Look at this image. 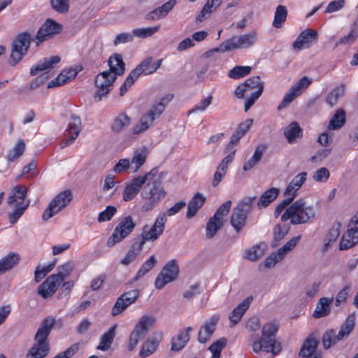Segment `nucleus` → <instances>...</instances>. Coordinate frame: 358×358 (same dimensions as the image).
Wrapping results in <instances>:
<instances>
[{
	"instance_id": "obj_48",
	"label": "nucleus",
	"mask_w": 358,
	"mask_h": 358,
	"mask_svg": "<svg viewBox=\"0 0 358 358\" xmlns=\"http://www.w3.org/2000/svg\"><path fill=\"white\" fill-rule=\"evenodd\" d=\"M29 46H12L10 52V64L15 65L18 62L20 61L22 56L25 55L28 50Z\"/></svg>"
},
{
	"instance_id": "obj_58",
	"label": "nucleus",
	"mask_w": 358,
	"mask_h": 358,
	"mask_svg": "<svg viewBox=\"0 0 358 358\" xmlns=\"http://www.w3.org/2000/svg\"><path fill=\"white\" fill-rule=\"evenodd\" d=\"M340 234L338 227H331L324 240V250H327L333 243H334L338 238Z\"/></svg>"
},
{
	"instance_id": "obj_27",
	"label": "nucleus",
	"mask_w": 358,
	"mask_h": 358,
	"mask_svg": "<svg viewBox=\"0 0 358 358\" xmlns=\"http://www.w3.org/2000/svg\"><path fill=\"white\" fill-rule=\"evenodd\" d=\"M205 201L206 197L203 194L200 192L196 193L188 203L186 213L187 218L191 219L194 217L199 210L203 206Z\"/></svg>"
},
{
	"instance_id": "obj_19",
	"label": "nucleus",
	"mask_w": 358,
	"mask_h": 358,
	"mask_svg": "<svg viewBox=\"0 0 358 358\" xmlns=\"http://www.w3.org/2000/svg\"><path fill=\"white\" fill-rule=\"evenodd\" d=\"M62 26L55 20L48 18L38 29L36 38L38 42L42 43L50 38L54 34H58Z\"/></svg>"
},
{
	"instance_id": "obj_40",
	"label": "nucleus",
	"mask_w": 358,
	"mask_h": 358,
	"mask_svg": "<svg viewBox=\"0 0 358 358\" xmlns=\"http://www.w3.org/2000/svg\"><path fill=\"white\" fill-rule=\"evenodd\" d=\"M159 343V340L155 338L148 339L143 344L139 356L145 358L152 355L157 350Z\"/></svg>"
},
{
	"instance_id": "obj_6",
	"label": "nucleus",
	"mask_w": 358,
	"mask_h": 358,
	"mask_svg": "<svg viewBox=\"0 0 358 358\" xmlns=\"http://www.w3.org/2000/svg\"><path fill=\"white\" fill-rule=\"evenodd\" d=\"M27 193V187L23 185L15 186L10 191L7 203L10 208H14L8 215L10 223L12 224L17 221L29 206V201H25Z\"/></svg>"
},
{
	"instance_id": "obj_23",
	"label": "nucleus",
	"mask_w": 358,
	"mask_h": 358,
	"mask_svg": "<svg viewBox=\"0 0 358 358\" xmlns=\"http://www.w3.org/2000/svg\"><path fill=\"white\" fill-rule=\"evenodd\" d=\"M218 320L219 316L213 315L208 320L205 322L198 334V341L200 343H205L210 338L215 330Z\"/></svg>"
},
{
	"instance_id": "obj_14",
	"label": "nucleus",
	"mask_w": 358,
	"mask_h": 358,
	"mask_svg": "<svg viewBox=\"0 0 358 358\" xmlns=\"http://www.w3.org/2000/svg\"><path fill=\"white\" fill-rule=\"evenodd\" d=\"M136 223L131 216L129 215L121 220L113 234L107 241V246L113 247L115 244L121 242L127 237L134 229Z\"/></svg>"
},
{
	"instance_id": "obj_36",
	"label": "nucleus",
	"mask_w": 358,
	"mask_h": 358,
	"mask_svg": "<svg viewBox=\"0 0 358 358\" xmlns=\"http://www.w3.org/2000/svg\"><path fill=\"white\" fill-rule=\"evenodd\" d=\"M345 122V112L343 109L337 110L330 120L327 128L329 130L341 129Z\"/></svg>"
},
{
	"instance_id": "obj_26",
	"label": "nucleus",
	"mask_w": 358,
	"mask_h": 358,
	"mask_svg": "<svg viewBox=\"0 0 358 358\" xmlns=\"http://www.w3.org/2000/svg\"><path fill=\"white\" fill-rule=\"evenodd\" d=\"M252 299V297L244 299L230 313L229 320L231 322V327H234L241 320L244 313L249 308Z\"/></svg>"
},
{
	"instance_id": "obj_17",
	"label": "nucleus",
	"mask_w": 358,
	"mask_h": 358,
	"mask_svg": "<svg viewBox=\"0 0 358 358\" xmlns=\"http://www.w3.org/2000/svg\"><path fill=\"white\" fill-rule=\"evenodd\" d=\"M248 97L245 103V111H248L255 103L263 92L264 85L259 76H254L247 79L244 83Z\"/></svg>"
},
{
	"instance_id": "obj_16",
	"label": "nucleus",
	"mask_w": 358,
	"mask_h": 358,
	"mask_svg": "<svg viewBox=\"0 0 358 358\" xmlns=\"http://www.w3.org/2000/svg\"><path fill=\"white\" fill-rule=\"evenodd\" d=\"M179 275V266L176 259L168 262L158 274L155 286L156 289H161L166 284L177 279Z\"/></svg>"
},
{
	"instance_id": "obj_33",
	"label": "nucleus",
	"mask_w": 358,
	"mask_h": 358,
	"mask_svg": "<svg viewBox=\"0 0 358 358\" xmlns=\"http://www.w3.org/2000/svg\"><path fill=\"white\" fill-rule=\"evenodd\" d=\"M20 260V256L16 252H10L0 259V275L7 271L13 268Z\"/></svg>"
},
{
	"instance_id": "obj_60",
	"label": "nucleus",
	"mask_w": 358,
	"mask_h": 358,
	"mask_svg": "<svg viewBox=\"0 0 358 358\" xmlns=\"http://www.w3.org/2000/svg\"><path fill=\"white\" fill-rule=\"evenodd\" d=\"M329 177L330 172L328 169L325 167L318 169L313 176V180L318 182H324L329 178Z\"/></svg>"
},
{
	"instance_id": "obj_39",
	"label": "nucleus",
	"mask_w": 358,
	"mask_h": 358,
	"mask_svg": "<svg viewBox=\"0 0 358 358\" xmlns=\"http://www.w3.org/2000/svg\"><path fill=\"white\" fill-rule=\"evenodd\" d=\"M135 301L128 299L127 296H123L122 294L117 298L111 313L113 316H116L123 312L129 305L132 304Z\"/></svg>"
},
{
	"instance_id": "obj_29",
	"label": "nucleus",
	"mask_w": 358,
	"mask_h": 358,
	"mask_svg": "<svg viewBox=\"0 0 358 358\" xmlns=\"http://www.w3.org/2000/svg\"><path fill=\"white\" fill-rule=\"evenodd\" d=\"M148 155V150L146 147H141L134 151V156L131 161V171L136 172L138 169L145 162Z\"/></svg>"
},
{
	"instance_id": "obj_37",
	"label": "nucleus",
	"mask_w": 358,
	"mask_h": 358,
	"mask_svg": "<svg viewBox=\"0 0 358 358\" xmlns=\"http://www.w3.org/2000/svg\"><path fill=\"white\" fill-rule=\"evenodd\" d=\"M317 344L318 342L314 337L310 336L307 338L300 350L299 355L301 357L315 356Z\"/></svg>"
},
{
	"instance_id": "obj_46",
	"label": "nucleus",
	"mask_w": 358,
	"mask_h": 358,
	"mask_svg": "<svg viewBox=\"0 0 358 358\" xmlns=\"http://www.w3.org/2000/svg\"><path fill=\"white\" fill-rule=\"evenodd\" d=\"M130 117L127 115L120 113L114 120L111 128L113 131L119 132L127 127L130 124Z\"/></svg>"
},
{
	"instance_id": "obj_32",
	"label": "nucleus",
	"mask_w": 358,
	"mask_h": 358,
	"mask_svg": "<svg viewBox=\"0 0 358 358\" xmlns=\"http://www.w3.org/2000/svg\"><path fill=\"white\" fill-rule=\"evenodd\" d=\"M192 331V327H188L184 331L180 332L176 337L171 340V350L179 351L182 350L189 340V332Z\"/></svg>"
},
{
	"instance_id": "obj_64",
	"label": "nucleus",
	"mask_w": 358,
	"mask_h": 358,
	"mask_svg": "<svg viewBox=\"0 0 358 358\" xmlns=\"http://www.w3.org/2000/svg\"><path fill=\"white\" fill-rule=\"evenodd\" d=\"M116 211L117 210L114 206H107L103 211L99 213L98 221L99 222H103L105 221L110 220L112 217L115 214Z\"/></svg>"
},
{
	"instance_id": "obj_45",
	"label": "nucleus",
	"mask_w": 358,
	"mask_h": 358,
	"mask_svg": "<svg viewBox=\"0 0 358 358\" xmlns=\"http://www.w3.org/2000/svg\"><path fill=\"white\" fill-rule=\"evenodd\" d=\"M342 341L338 338V335L336 334L334 330L329 329L327 331L322 337V344L324 349L327 350L331 346L336 345L338 341Z\"/></svg>"
},
{
	"instance_id": "obj_38",
	"label": "nucleus",
	"mask_w": 358,
	"mask_h": 358,
	"mask_svg": "<svg viewBox=\"0 0 358 358\" xmlns=\"http://www.w3.org/2000/svg\"><path fill=\"white\" fill-rule=\"evenodd\" d=\"M115 336V327H110L101 338L97 349L106 351L110 349L113 339Z\"/></svg>"
},
{
	"instance_id": "obj_59",
	"label": "nucleus",
	"mask_w": 358,
	"mask_h": 358,
	"mask_svg": "<svg viewBox=\"0 0 358 358\" xmlns=\"http://www.w3.org/2000/svg\"><path fill=\"white\" fill-rule=\"evenodd\" d=\"M213 101V96L209 95L206 98L201 100L196 105H195L189 113H198L204 111L211 103Z\"/></svg>"
},
{
	"instance_id": "obj_7",
	"label": "nucleus",
	"mask_w": 358,
	"mask_h": 358,
	"mask_svg": "<svg viewBox=\"0 0 358 358\" xmlns=\"http://www.w3.org/2000/svg\"><path fill=\"white\" fill-rule=\"evenodd\" d=\"M173 99L172 94H166L159 101L154 103L150 109L141 117L139 122L133 127V133L139 134L147 130L164 110L166 105Z\"/></svg>"
},
{
	"instance_id": "obj_61",
	"label": "nucleus",
	"mask_w": 358,
	"mask_h": 358,
	"mask_svg": "<svg viewBox=\"0 0 358 358\" xmlns=\"http://www.w3.org/2000/svg\"><path fill=\"white\" fill-rule=\"evenodd\" d=\"M52 8L59 13H66L69 9V0H51Z\"/></svg>"
},
{
	"instance_id": "obj_5",
	"label": "nucleus",
	"mask_w": 358,
	"mask_h": 358,
	"mask_svg": "<svg viewBox=\"0 0 358 358\" xmlns=\"http://www.w3.org/2000/svg\"><path fill=\"white\" fill-rule=\"evenodd\" d=\"M278 330L277 322L272 321L265 324L262 328V337L259 340L252 343V347L255 352L263 350L271 352L273 355L281 351V345L275 339V334Z\"/></svg>"
},
{
	"instance_id": "obj_42",
	"label": "nucleus",
	"mask_w": 358,
	"mask_h": 358,
	"mask_svg": "<svg viewBox=\"0 0 358 358\" xmlns=\"http://www.w3.org/2000/svg\"><path fill=\"white\" fill-rule=\"evenodd\" d=\"M222 3V0H208L197 16L198 21H203L213 10H215Z\"/></svg>"
},
{
	"instance_id": "obj_28",
	"label": "nucleus",
	"mask_w": 358,
	"mask_h": 358,
	"mask_svg": "<svg viewBox=\"0 0 358 358\" xmlns=\"http://www.w3.org/2000/svg\"><path fill=\"white\" fill-rule=\"evenodd\" d=\"M307 173L306 172L300 173L296 175L292 181L289 183L286 189L284 192L285 196H293L294 199L296 196V192L299 189V188L302 186L303 182L306 180Z\"/></svg>"
},
{
	"instance_id": "obj_41",
	"label": "nucleus",
	"mask_w": 358,
	"mask_h": 358,
	"mask_svg": "<svg viewBox=\"0 0 358 358\" xmlns=\"http://www.w3.org/2000/svg\"><path fill=\"white\" fill-rule=\"evenodd\" d=\"M355 326V317L352 316L348 317L341 325V329L338 333V338H341V340H344L348 338L350 333L353 331Z\"/></svg>"
},
{
	"instance_id": "obj_20",
	"label": "nucleus",
	"mask_w": 358,
	"mask_h": 358,
	"mask_svg": "<svg viewBox=\"0 0 358 358\" xmlns=\"http://www.w3.org/2000/svg\"><path fill=\"white\" fill-rule=\"evenodd\" d=\"M146 179L148 178H144V176H138L126 183L122 194L123 200L125 201L132 200L139 192L140 189L146 182Z\"/></svg>"
},
{
	"instance_id": "obj_47",
	"label": "nucleus",
	"mask_w": 358,
	"mask_h": 358,
	"mask_svg": "<svg viewBox=\"0 0 358 358\" xmlns=\"http://www.w3.org/2000/svg\"><path fill=\"white\" fill-rule=\"evenodd\" d=\"M345 88L344 85H340L334 89L327 96L326 101L333 107L338 101V99L342 97L345 94Z\"/></svg>"
},
{
	"instance_id": "obj_63",
	"label": "nucleus",
	"mask_w": 358,
	"mask_h": 358,
	"mask_svg": "<svg viewBox=\"0 0 358 358\" xmlns=\"http://www.w3.org/2000/svg\"><path fill=\"white\" fill-rule=\"evenodd\" d=\"M68 76L62 71L55 79L50 81L48 84V88H52L62 86L69 82Z\"/></svg>"
},
{
	"instance_id": "obj_55",
	"label": "nucleus",
	"mask_w": 358,
	"mask_h": 358,
	"mask_svg": "<svg viewBox=\"0 0 358 358\" xmlns=\"http://www.w3.org/2000/svg\"><path fill=\"white\" fill-rule=\"evenodd\" d=\"M227 342V338H222L210 345L208 349L213 354L212 358H219L220 357V353L226 346Z\"/></svg>"
},
{
	"instance_id": "obj_57",
	"label": "nucleus",
	"mask_w": 358,
	"mask_h": 358,
	"mask_svg": "<svg viewBox=\"0 0 358 358\" xmlns=\"http://www.w3.org/2000/svg\"><path fill=\"white\" fill-rule=\"evenodd\" d=\"M159 29V26L149 27L145 28L135 29L133 30L134 36L144 38L152 36Z\"/></svg>"
},
{
	"instance_id": "obj_52",
	"label": "nucleus",
	"mask_w": 358,
	"mask_h": 358,
	"mask_svg": "<svg viewBox=\"0 0 358 358\" xmlns=\"http://www.w3.org/2000/svg\"><path fill=\"white\" fill-rule=\"evenodd\" d=\"M300 94L295 92V90H293V87H291L289 90L285 93V96H283L281 102L278 106V110H281L283 108H286L287 106H289L292 101L299 96Z\"/></svg>"
},
{
	"instance_id": "obj_24",
	"label": "nucleus",
	"mask_w": 358,
	"mask_h": 358,
	"mask_svg": "<svg viewBox=\"0 0 358 358\" xmlns=\"http://www.w3.org/2000/svg\"><path fill=\"white\" fill-rule=\"evenodd\" d=\"M354 224H348L347 232L343 235L339 244L340 250H346L358 243V230L354 229Z\"/></svg>"
},
{
	"instance_id": "obj_49",
	"label": "nucleus",
	"mask_w": 358,
	"mask_h": 358,
	"mask_svg": "<svg viewBox=\"0 0 358 358\" xmlns=\"http://www.w3.org/2000/svg\"><path fill=\"white\" fill-rule=\"evenodd\" d=\"M264 254V249L260 245H257L245 251L244 257L250 261L255 262L261 258Z\"/></svg>"
},
{
	"instance_id": "obj_31",
	"label": "nucleus",
	"mask_w": 358,
	"mask_h": 358,
	"mask_svg": "<svg viewBox=\"0 0 358 358\" xmlns=\"http://www.w3.org/2000/svg\"><path fill=\"white\" fill-rule=\"evenodd\" d=\"M332 301L333 298H320L317 303L315 309L313 313V317L320 318L328 315L331 312L330 305Z\"/></svg>"
},
{
	"instance_id": "obj_4",
	"label": "nucleus",
	"mask_w": 358,
	"mask_h": 358,
	"mask_svg": "<svg viewBox=\"0 0 358 358\" xmlns=\"http://www.w3.org/2000/svg\"><path fill=\"white\" fill-rule=\"evenodd\" d=\"M318 208L308 204L303 199L292 203L281 216V220H290L292 224H301L313 222L317 216Z\"/></svg>"
},
{
	"instance_id": "obj_21",
	"label": "nucleus",
	"mask_w": 358,
	"mask_h": 358,
	"mask_svg": "<svg viewBox=\"0 0 358 358\" xmlns=\"http://www.w3.org/2000/svg\"><path fill=\"white\" fill-rule=\"evenodd\" d=\"M81 126L80 118L76 115H71L68 129L65 131L66 140L62 143V148L71 143L78 137L81 131Z\"/></svg>"
},
{
	"instance_id": "obj_54",
	"label": "nucleus",
	"mask_w": 358,
	"mask_h": 358,
	"mask_svg": "<svg viewBox=\"0 0 358 358\" xmlns=\"http://www.w3.org/2000/svg\"><path fill=\"white\" fill-rule=\"evenodd\" d=\"M358 37V17L352 24L350 31L348 34L341 38V43H353Z\"/></svg>"
},
{
	"instance_id": "obj_43",
	"label": "nucleus",
	"mask_w": 358,
	"mask_h": 358,
	"mask_svg": "<svg viewBox=\"0 0 358 358\" xmlns=\"http://www.w3.org/2000/svg\"><path fill=\"white\" fill-rule=\"evenodd\" d=\"M264 148L263 146L258 145L253 155L245 163L243 170L248 171L253 168L262 159Z\"/></svg>"
},
{
	"instance_id": "obj_2",
	"label": "nucleus",
	"mask_w": 358,
	"mask_h": 358,
	"mask_svg": "<svg viewBox=\"0 0 358 358\" xmlns=\"http://www.w3.org/2000/svg\"><path fill=\"white\" fill-rule=\"evenodd\" d=\"M157 171L153 169L144 176L147 178L145 185L141 192L143 201L141 206L143 212L152 210L165 196L166 192L162 187L160 178L156 176Z\"/></svg>"
},
{
	"instance_id": "obj_44",
	"label": "nucleus",
	"mask_w": 358,
	"mask_h": 358,
	"mask_svg": "<svg viewBox=\"0 0 358 358\" xmlns=\"http://www.w3.org/2000/svg\"><path fill=\"white\" fill-rule=\"evenodd\" d=\"M157 263V259L154 255L150 256L141 266L139 270L137 271L136 275L134 278V280L136 281L138 279L143 277L145 274H147L149 271L152 270V268L155 266Z\"/></svg>"
},
{
	"instance_id": "obj_10",
	"label": "nucleus",
	"mask_w": 358,
	"mask_h": 358,
	"mask_svg": "<svg viewBox=\"0 0 358 358\" xmlns=\"http://www.w3.org/2000/svg\"><path fill=\"white\" fill-rule=\"evenodd\" d=\"M231 206V201L228 200L223 203L216 210L214 215L209 219L206 227V238H212L222 228L224 217L228 215Z\"/></svg>"
},
{
	"instance_id": "obj_15",
	"label": "nucleus",
	"mask_w": 358,
	"mask_h": 358,
	"mask_svg": "<svg viewBox=\"0 0 358 358\" xmlns=\"http://www.w3.org/2000/svg\"><path fill=\"white\" fill-rule=\"evenodd\" d=\"M72 194L71 191L64 190L59 192L55 198L51 201L48 207L43 213V220H48L55 214L60 212L71 201Z\"/></svg>"
},
{
	"instance_id": "obj_13",
	"label": "nucleus",
	"mask_w": 358,
	"mask_h": 358,
	"mask_svg": "<svg viewBox=\"0 0 358 358\" xmlns=\"http://www.w3.org/2000/svg\"><path fill=\"white\" fill-rule=\"evenodd\" d=\"M152 57H148L143 59L134 69H133L120 89V96H123L128 89L134 84L135 80L141 75H150L154 73V67L152 65Z\"/></svg>"
},
{
	"instance_id": "obj_53",
	"label": "nucleus",
	"mask_w": 358,
	"mask_h": 358,
	"mask_svg": "<svg viewBox=\"0 0 358 358\" xmlns=\"http://www.w3.org/2000/svg\"><path fill=\"white\" fill-rule=\"evenodd\" d=\"M250 66H236L229 72V77L233 79H239L248 75L251 71Z\"/></svg>"
},
{
	"instance_id": "obj_9",
	"label": "nucleus",
	"mask_w": 358,
	"mask_h": 358,
	"mask_svg": "<svg viewBox=\"0 0 358 358\" xmlns=\"http://www.w3.org/2000/svg\"><path fill=\"white\" fill-rule=\"evenodd\" d=\"M255 200V196L245 197L233 209L230 222L237 233H239L245 225L246 219L252 210Z\"/></svg>"
},
{
	"instance_id": "obj_3",
	"label": "nucleus",
	"mask_w": 358,
	"mask_h": 358,
	"mask_svg": "<svg viewBox=\"0 0 358 358\" xmlns=\"http://www.w3.org/2000/svg\"><path fill=\"white\" fill-rule=\"evenodd\" d=\"M55 324L52 316L45 317L39 325L34 336V343L29 350L25 358H44L50 351L48 336Z\"/></svg>"
},
{
	"instance_id": "obj_51",
	"label": "nucleus",
	"mask_w": 358,
	"mask_h": 358,
	"mask_svg": "<svg viewBox=\"0 0 358 358\" xmlns=\"http://www.w3.org/2000/svg\"><path fill=\"white\" fill-rule=\"evenodd\" d=\"M24 149V142L22 140L18 141L15 146L8 153V160L9 162H14L23 154Z\"/></svg>"
},
{
	"instance_id": "obj_1",
	"label": "nucleus",
	"mask_w": 358,
	"mask_h": 358,
	"mask_svg": "<svg viewBox=\"0 0 358 358\" xmlns=\"http://www.w3.org/2000/svg\"><path fill=\"white\" fill-rule=\"evenodd\" d=\"M109 70L99 73L95 79L96 92L94 99L101 101L111 90L117 76L124 72V63L121 55L115 54L108 59Z\"/></svg>"
},
{
	"instance_id": "obj_25",
	"label": "nucleus",
	"mask_w": 358,
	"mask_h": 358,
	"mask_svg": "<svg viewBox=\"0 0 358 358\" xmlns=\"http://www.w3.org/2000/svg\"><path fill=\"white\" fill-rule=\"evenodd\" d=\"M143 246L144 244L136 237L124 257L120 260V264L128 266L134 262L141 254Z\"/></svg>"
},
{
	"instance_id": "obj_34",
	"label": "nucleus",
	"mask_w": 358,
	"mask_h": 358,
	"mask_svg": "<svg viewBox=\"0 0 358 358\" xmlns=\"http://www.w3.org/2000/svg\"><path fill=\"white\" fill-rule=\"evenodd\" d=\"M302 130L296 122L290 123L284 131V135L287 139L288 143H293L296 141L298 138L302 136Z\"/></svg>"
},
{
	"instance_id": "obj_56",
	"label": "nucleus",
	"mask_w": 358,
	"mask_h": 358,
	"mask_svg": "<svg viewBox=\"0 0 358 358\" xmlns=\"http://www.w3.org/2000/svg\"><path fill=\"white\" fill-rule=\"evenodd\" d=\"M73 269V265L71 263H67L59 266L58 273L57 274H52L51 275L57 276L59 279H60L59 281V283L62 284L64 279L70 275Z\"/></svg>"
},
{
	"instance_id": "obj_8",
	"label": "nucleus",
	"mask_w": 358,
	"mask_h": 358,
	"mask_svg": "<svg viewBox=\"0 0 358 358\" xmlns=\"http://www.w3.org/2000/svg\"><path fill=\"white\" fill-rule=\"evenodd\" d=\"M61 61L59 56L55 55L45 57L43 60L34 65L30 71L31 76H37L31 83L30 87L35 89L45 83L49 78L48 73Z\"/></svg>"
},
{
	"instance_id": "obj_12",
	"label": "nucleus",
	"mask_w": 358,
	"mask_h": 358,
	"mask_svg": "<svg viewBox=\"0 0 358 358\" xmlns=\"http://www.w3.org/2000/svg\"><path fill=\"white\" fill-rule=\"evenodd\" d=\"M166 222L167 217H166L165 213H160L151 227H149L148 224L143 226L141 234L137 238L144 245L147 242L153 243L156 241L164 233Z\"/></svg>"
},
{
	"instance_id": "obj_18",
	"label": "nucleus",
	"mask_w": 358,
	"mask_h": 358,
	"mask_svg": "<svg viewBox=\"0 0 358 358\" xmlns=\"http://www.w3.org/2000/svg\"><path fill=\"white\" fill-rule=\"evenodd\" d=\"M300 238V236L294 237L293 238L290 239L288 242H287L282 247L279 248L277 250V252L271 253L264 260V267L268 268H272L278 262L283 259L284 257L296 247Z\"/></svg>"
},
{
	"instance_id": "obj_30",
	"label": "nucleus",
	"mask_w": 358,
	"mask_h": 358,
	"mask_svg": "<svg viewBox=\"0 0 358 358\" xmlns=\"http://www.w3.org/2000/svg\"><path fill=\"white\" fill-rule=\"evenodd\" d=\"M318 41L317 32L312 29H306L301 31L292 45H305L317 43Z\"/></svg>"
},
{
	"instance_id": "obj_22",
	"label": "nucleus",
	"mask_w": 358,
	"mask_h": 358,
	"mask_svg": "<svg viewBox=\"0 0 358 358\" xmlns=\"http://www.w3.org/2000/svg\"><path fill=\"white\" fill-rule=\"evenodd\" d=\"M57 276H48L46 280L38 287V294L43 299L51 297L60 286L59 280Z\"/></svg>"
},
{
	"instance_id": "obj_11",
	"label": "nucleus",
	"mask_w": 358,
	"mask_h": 358,
	"mask_svg": "<svg viewBox=\"0 0 358 358\" xmlns=\"http://www.w3.org/2000/svg\"><path fill=\"white\" fill-rule=\"evenodd\" d=\"M155 322V318L153 316L143 315L140 317L130 334L127 346L129 351H132L136 347L138 342L144 339L150 328Z\"/></svg>"
},
{
	"instance_id": "obj_50",
	"label": "nucleus",
	"mask_w": 358,
	"mask_h": 358,
	"mask_svg": "<svg viewBox=\"0 0 358 358\" xmlns=\"http://www.w3.org/2000/svg\"><path fill=\"white\" fill-rule=\"evenodd\" d=\"M287 15V8L285 6H278L276 8L273 21V26L275 28L282 27V23L285 21Z\"/></svg>"
},
{
	"instance_id": "obj_35",
	"label": "nucleus",
	"mask_w": 358,
	"mask_h": 358,
	"mask_svg": "<svg viewBox=\"0 0 358 358\" xmlns=\"http://www.w3.org/2000/svg\"><path fill=\"white\" fill-rule=\"evenodd\" d=\"M280 192L279 189L271 187L265 191L260 196L257 206L259 208L267 207L271 202H273L278 196Z\"/></svg>"
},
{
	"instance_id": "obj_62",
	"label": "nucleus",
	"mask_w": 358,
	"mask_h": 358,
	"mask_svg": "<svg viewBox=\"0 0 358 358\" xmlns=\"http://www.w3.org/2000/svg\"><path fill=\"white\" fill-rule=\"evenodd\" d=\"M311 83V78L307 76H303L292 87H293V90H295V92H297L299 94H301L304 90L308 87Z\"/></svg>"
}]
</instances>
